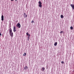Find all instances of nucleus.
I'll list each match as a JSON object with an SVG mask.
<instances>
[{
	"label": "nucleus",
	"mask_w": 74,
	"mask_h": 74,
	"mask_svg": "<svg viewBox=\"0 0 74 74\" xmlns=\"http://www.w3.org/2000/svg\"><path fill=\"white\" fill-rule=\"evenodd\" d=\"M9 33L10 36H11L12 37H13V32H12V29L10 28L9 29Z\"/></svg>",
	"instance_id": "f257e3e1"
},
{
	"label": "nucleus",
	"mask_w": 74,
	"mask_h": 74,
	"mask_svg": "<svg viewBox=\"0 0 74 74\" xmlns=\"http://www.w3.org/2000/svg\"><path fill=\"white\" fill-rule=\"evenodd\" d=\"M38 3L39 4V7H40V8H41V7H42V3H41L40 1H39L38 2Z\"/></svg>",
	"instance_id": "f03ea898"
},
{
	"label": "nucleus",
	"mask_w": 74,
	"mask_h": 74,
	"mask_svg": "<svg viewBox=\"0 0 74 74\" xmlns=\"http://www.w3.org/2000/svg\"><path fill=\"white\" fill-rule=\"evenodd\" d=\"M18 28H21V24L19 23H18L17 25H16Z\"/></svg>",
	"instance_id": "7ed1b4c3"
},
{
	"label": "nucleus",
	"mask_w": 74,
	"mask_h": 74,
	"mask_svg": "<svg viewBox=\"0 0 74 74\" xmlns=\"http://www.w3.org/2000/svg\"><path fill=\"white\" fill-rule=\"evenodd\" d=\"M13 29L14 32H15L16 31V27L14 26L13 27Z\"/></svg>",
	"instance_id": "20e7f679"
},
{
	"label": "nucleus",
	"mask_w": 74,
	"mask_h": 74,
	"mask_svg": "<svg viewBox=\"0 0 74 74\" xmlns=\"http://www.w3.org/2000/svg\"><path fill=\"white\" fill-rule=\"evenodd\" d=\"M71 7L73 8V10H74V4L73 5V4H71Z\"/></svg>",
	"instance_id": "39448f33"
},
{
	"label": "nucleus",
	"mask_w": 74,
	"mask_h": 74,
	"mask_svg": "<svg viewBox=\"0 0 74 74\" xmlns=\"http://www.w3.org/2000/svg\"><path fill=\"white\" fill-rule=\"evenodd\" d=\"M1 18L2 21H4V16H3V15H2Z\"/></svg>",
	"instance_id": "423d86ee"
},
{
	"label": "nucleus",
	"mask_w": 74,
	"mask_h": 74,
	"mask_svg": "<svg viewBox=\"0 0 74 74\" xmlns=\"http://www.w3.org/2000/svg\"><path fill=\"white\" fill-rule=\"evenodd\" d=\"M27 69H28V67L26 66L24 67V70H27Z\"/></svg>",
	"instance_id": "0eeeda50"
},
{
	"label": "nucleus",
	"mask_w": 74,
	"mask_h": 74,
	"mask_svg": "<svg viewBox=\"0 0 74 74\" xmlns=\"http://www.w3.org/2000/svg\"><path fill=\"white\" fill-rule=\"evenodd\" d=\"M24 16H25V17H26V18H27V15H26V13H24Z\"/></svg>",
	"instance_id": "6e6552de"
},
{
	"label": "nucleus",
	"mask_w": 74,
	"mask_h": 74,
	"mask_svg": "<svg viewBox=\"0 0 74 74\" xmlns=\"http://www.w3.org/2000/svg\"><path fill=\"white\" fill-rule=\"evenodd\" d=\"M58 44V42H56L54 44V45H55V46H56V45H57V44Z\"/></svg>",
	"instance_id": "1a4fd4ad"
},
{
	"label": "nucleus",
	"mask_w": 74,
	"mask_h": 74,
	"mask_svg": "<svg viewBox=\"0 0 74 74\" xmlns=\"http://www.w3.org/2000/svg\"><path fill=\"white\" fill-rule=\"evenodd\" d=\"M61 18H64V16L63 15H61Z\"/></svg>",
	"instance_id": "9d476101"
},
{
	"label": "nucleus",
	"mask_w": 74,
	"mask_h": 74,
	"mask_svg": "<svg viewBox=\"0 0 74 74\" xmlns=\"http://www.w3.org/2000/svg\"><path fill=\"white\" fill-rule=\"evenodd\" d=\"M42 71H44V70H45V68H44V67H42Z\"/></svg>",
	"instance_id": "9b49d317"
},
{
	"label": "nucleus",
	"mask_w": 74,
	"mask_h": 74,
	"mask_svg": "<svg viewBox=\"0 0 74 74\" xmlns=\"http://www.w3.org/2000/svg\"><path fill=\"white\" fill-rule=\"evenodd\" d=\"M26 34L28 36H30V34H29V33H28V32H27L26 33Z\"/></svg>",
	"instance_id": "f8f14e48"
},
{
	"label": "nucleus",
	"mask_w": 74,
	"mask_h": 74,
	"mask_svg": "<svg viewBox=\"0 0 74 74\" xmlns=\"http://www.w3.org/2000/svg\"><path fill=\"white\" fill-rule=\"evenodd\" d=\"M71 29V30H73V27H70Z\"/></svg>",
	"instance_id": "ddd939ff"
},
{
	"label": "nucleus",
	"mask_w": 74,
	"mask_h": 74,
	"mask_svg": "<svg viewBox=\"0 0 74 74\" xmlns=\"http://www.w3.org/2000/svg\"><path fill=\"white\" fill-rule=\"evenodd\" d=\"M26 53H24V55L23 54V56H26Z\"/></svg>",
	"instance_id": "4468645a"
},
{
	"label": "nucleus",
	"mask_w": 74,
	"mask_h": 74,
	"mask_svg": "<svg viewBox=\"0 0 74 74\" xmlns=\"http://www.w3.org/2000/svg\"><path fill=\"white\" fill-rule=\"evenodd\" d=\"M63 33V31H61V32H60V34H62V33Z\"/></svg>",
	"instance_id": "2eb2a0df"
},
{
	"label": "nucleus",
	"mask_w": 74,
	"mask_h": 74,
	"mask_svg": "<svg viewBox=\"0 0 74 74\" xmlns=\"http://www.w3.org/2000/svg\"><path fill=\"white\" fill-rule=\"evenodd\" d=\"M61 63H62V64H64V62L62 61L61 62Z\"/></svg>",
	"instance_id": "dca6fc26"
},
{
	"label": "nucleus",
	"mask_w": 74,
	"mask_h": 74,
	"mask_svg": "<svg viewBox=\"0 0 74 74\" xmlns=\"http://www.w3.org/2000/svg\"><path fill=\"white\" fill-rule=\"evenodd\" d=\"M33 22H34V21H32V22H31V23H33Z\"/></svg>",
	"instance_id": "f3484780"
},
{
	"label": "nucleus",
	"mask_w": 74,
	"mask_h": 74,
	"mask_svg": "<svg viewBox=\"0 0 74 74\" xmlns=\"http://www.w3.org/2000/svg\"><path fill=\"white\" fill-rule=\"evenodd\" d=\"M28 39H29V38H30V36H28Z\"/></svg>",
	"instance_id": "a211bd4d"
},
{
	"label": "nucleus",
	"mask_w": 74,
	"mask_h": 74,
	"mask_svg": "<svg viewBox=\"0 0 74 74\" xmlns=\"http://www.w3.org/2000/svg\"><path fill=\"white\" fill-rule=\"evenodd\" d=\"M0 36H1V33L0 32Z\"/></svg>",
	"instance_id": "6ab92c4d"
},
{
	"label": "nucleus",
	"mask_w": 74,
	"mask_h": 74,
	"mask_svg": "<svg viewBox=\"0 0 74 74\" xmlns=\"http://www.w3.org/2000/svg\"><path fill=\"white\" fill-rule=\"evenodd\" d=\"M11 1H14V0H11Z\"/></svg>",
	"instance_id": "aec40b11"
},
{
	"label": "nucleus",
	"mask_w": 74,
	"mask_h": 74,
	"mask_svg": "<svg viewBox=\"0 0 74 74\" xmlns=\"http://www.w3.org/2000/svg\"><path fill=\"white\" fill-rule=\"evenodd\" d=\"M15 0V1H17V0Z\"/></svg>",
	"instance_id": "412c9836"
}]
</instances>
